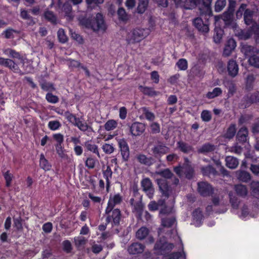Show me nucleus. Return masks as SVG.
<instances>
[{"label": "nucleus", "mask_w": 259, "mask_h": 259, "mask_svg": "<svg viewBox=\"0 0 259 259\" xmlns=\"http://www.w3.org/2000/svg\"><path fill=\"white\" fill-rule=\"evenodd\" d=\"M182 168L183 169V174L187 179L190 180L194 178L195 175L194 169L187 157L184 158V162L182 165Z\"/></svg>", "instance_id": "10"}, {"label": "nucleus", "mask_w": 259, "mask_h": 259, "mask_svg": "<svg viewBox=\"0 0 259 259\" xmlns=\"http://www.w3.org/2000/svg\"><path fill=\"white\" fill-rule=\"evenodd\" d=\"M75 126H77L81 131L86 132H93V127L89 126L86 122H83L79 118L77 122L75 123Z\"/></svg>", "instance_id": "36"}, {"label": "nucleus", "mask_w": 259, "mask_h": 259, "mask_svg": "<svg viewBox=\"0 0 259 259\" xmlns=\"http://www.w3.org/2000/svg\"><path fill=\"white\" fill-rule=\"evenodd\" d=\"M75 246L78 249L86 243V240L83 237L78 236L74 238Z\"/></svg>", "instance_id": "57"}, {"label": "nucleus", "mask_w": 259, "mask_h": 259, "mask_svg": "<svg viewBox=\"0 0 259 259\" xmlns=\"http://www.w3.org/2000/svg\"><path fill=\"white\" fill-rule=\"evenodd\" d=\"M253 118L252 114H245L240 116L238 119L239 125H242L244 123L248 122Z\"/></svg>", "instance_id": "55"}, {"label": "nucleus", "mask_w": 259, "mask_h": 259, "mask_svg": "<svg viewBox=\"0 0 259 259\" xmlns=\"http://www.w3.org/2000/svg\"><path fill=\"white\" fill-rule=\"evenodd\" d=\"M39 85L42 90L48 93L52 92L56 90L54 84L52 82L43 80L40 82Z\"/></svg>", "instance_id": "29"}, {"label": "nucleus", "mask_w": 259, "mask_h": 259, "mask_svg": "<svg viewBox=\"0 0 259 259\" xmlns=\"http://www.w3.org/2000/svg\"><path fill=\"white\" fill-rule=\"evenodd\" d=\"M159 190L163 196L168 197L170 187L167 181L165 179H159L157 180Z\"/></svg>", "instance_id": "19"}, {"label": "nucleus", "mask_w": 259, "mask_h": 259, "mask_svg": "<svg viewBox=\"0 0 259 259\" xmlns=\"http://www.w3.org/2000/svg\"><path fill=\"white\" fill-rule=\"evenodd\" d=\"M144 248L145 246L144 245L141 243L135 242L128 246L127 251L130 254H136L142 253Z\"/></svg>", "instance_id": "21"}, {"label": "nucleus", "mask_w": 259, "mask_h": 259, "mask_svg": "<svg viewBox=\"0 0 259 259\" xmlns=\"http://www.w3.org/2000/svg\"><path fill=\"white\" fill-rule=\"evenodd\" d=\"M98 162V161L97 159L90 156L88 157L85 161V165L89 169H93Z\"/></svg>", "instance_id": "43"}, {"label": "nucleus", "mask_w": 259, "mask_h": 259, "mask_svg": "<svg viewBox=\"0 0 259 259\" xmlns=\"http://www.w3.org/2000/svg\"><path fill=\"white\" fill-rule=\"evenodd\" d=\"M236 133V125L234 123H232L227 128L226 133L224 134V137L226 139H231Z\"/></svg>", "instance_id": "33"}, {"label": "nucleus", "mask_w": 259, "mask_h": 259, "mask_svg": "<svg viewBox=\"0 0 259 259\" xmlns=\"http://www.w3.org/2000/svg\"><path fill=\"white\" fill-rule=\"evenodd\" d=\"M18 32L11 28H9L3 31V35H5V37L7 39L13 38V33H18Z\"/></svg>", "instance_id": "62"}, {"label": "nucleus", "mask_w": 259, "mask_h": 259, "mask_svg": "<svg viewBox=\"0 0 259 259\" xmlns=\"http://www.w3.org/2000/svg\"><path fill=\"white\" fill-rule=\"evenodd\" d=\"M148 34V32L145 29L137 27L134 29L130 36H128V42L135 44L139 42Z\"/></svg>", "instance_id": "6"}, {"label": "nucleus", "mask_w": 259, "mask_h": 259, "mask_svg": "<svg viewBox=\"0 0 259 259\" xmlns=\"http://www.w3.org/2000/svg\"><path fill=\"white\" fill-rule=\"evenodd\" d=\"M139 89L145 95L149 97H154L157 95V92L153 88L148 87H144L142 85L139 86Z\"/></svg>", "instance_id": "28"}, {"label": "nucleus", "mask_w": 259, "mask_h": 259, "mask_svg": "<svg viewBox=\"0 0 259 259\" xmlns=\"http://www.w3.org/2000/svg\"><path fill=\"white\" fill-rule=\"evenodd\" d=\"M113 172L110 166L107 165L106 169L103 170V177L106 180V191H109L110 187V179L112 178Z\"/></svg>", "instance_id": "23"}, {"label": "nucleus", "mask_w": 259, "mask_h": 259, "mask_svg": "<svg viewBox=\"0 0 259 259\" xmlns=\"http://www.w3.org/2000/svg\"><path fill=\"white\" fill-rule=\"evenodd\" d=\"M227 70L228 74L232 77H235L239 70L238 65L235 60H230L228 62Z\"/></svg>", "instance_id": "20"}, {"label": "nucleus", "mask_w": 259, "mask_h": 259, "mask_svg": "<svg viewBox=\"0 0 259 259\" xmlns=\"http://www.w3.org/2000/svg\"><path fill=\"white\" fill-rule=\"evenodd\" d=\"M68 61V66L69 68H80L83 66L79 61L69 58L67 60Z\"/></svg>", "instance_id": "59"}, {"label": "nucleus", "mask_w": 259, "mask_h": 259, "mask_svg": "<svg viewBox=\"0 0 259 259\" xmlns=\"http://www.w3.org/2000/svg\"><path fill=\"white\" fill-rule=\"evenodd\" d=\"M144 204L141 201H137L134 204V208L138 214V218L142 217L144 212Z\"/></svg>", "instance_id": "39"}, {"label": "nucleus", "mask_w": 259, "mask_h": 259, "mask_svg": "<svg viewBox=\"0 0 259 259\" xmlns=\"http://www.w3.org/2000/svg\"><path fill=\"white\" fill-rule=\"evenodd\" d=\"M197 190L198 193L203 197L212 195L214 192L212 186L206 182H199L197 183Z\"/></svg>", "instance_id": "8"}, {"label": "nucleus", "mask_w": 259, "mask_h": 259, "mask_svg": "<svg viewBox=\"0 0 259 259\" xmlns=\"http://www.w3.org/2000/svg\"><path fill=\"white\" fill-rule=\"evenodd\" d=\"M176 65L180 70H186L188 68V62L186 59L182 58L178 60Z\"/></svg>", "instance_id": "56"}, {"label": "nucleus", "mask_w": 259, "mask_h": 259, "mask_svg": "<svg viewBox=\"0 0 259 259\" xmlns=\"http://www.w3.org/2000/svg\"><path fill=\"white\" fill-rule=\"evenodd\" d=\"M225 161L226 166L230 169L236 168L239 164L238 159L232 156H226Z\"/></svg>", "instance_id": "25"}, {"label": "nucleus", "mask_w": 259, "mask_h": 259, "mask_svg": "<svg viewBox=\"0 0 259 259\" xmlns=\"http://www.w3.org/2000/svg\"><path fill=\"white\" fill-rule=\"evenodd\" d=\"M241 46V51L248 58L249 64L255 68H259V50L248 44H242Z\"/></svg>", "instance_id": "2"}, {"label": "nucleus", "mask_w": 259, "mask_h": 259, "mask_svg": "<svg viewBox=\"0 0 259 259\" xmlns=\"http://www.w3.org/2000/svg\"><path fill=\"white\" fill-rule=\"evenodd\" d=\"M65 117L67 120L72 123L74 125L77 122L79 118L77 117L74 114L69 112V111L66 112Z\"/></svg>", "instance_id": "54"}, {"label": "nucleus", "mask_w": 259, "mask_h": 259, "mask_svg": "<svg viewBox=\"0 0 259 259\" xmlns=\"http://www.w3.org/2000/svg\"><path fill=\"white\" fill-rule=\"evenodd\" d=\"M45 18L48 21L51 22L53 24H56L57 22V18L53 12L52 11H46L44 14Z\"/></svg>", "instance_id": "51"}, {"label": "nucleus", "mask_w": 259, "mask_h": 259, "mask_svg": "<svg viewBox=\"0 0 259 259\" xmlns=\"http://www.w3.org/2000/svg\"><path fill=\"white\" fill-rule=\"evenodd\" d=\"M254 11L249 9H245L243 14L244 20L247 25H251L253 21Z\"/></svg>", "instance_id": "27"}, {"label": "nucleus", "mask_w": 259, "mask_h": 259, "mask_svg": "<svg viewBox=\"0 0 259 259\" xmlns=\"http://www.w3.org/2000/svg\"><path fill=\"white\" fill-rule=\"evenodd\" d=\"M254 80L255 77L253 74H249L247 76L245 84V88L247 90L250 91L252 89Z\"/></svg>", "instance_id": "45"}, {"label": "nucleus", "mask_w": 259, "mask_h": 259, "mask_svg": "<svg viewBox=\"0 0 259 259\" xmlns=\"http://www.w3.org/2000/svg\"><path fill=\"white\" fill-rule=\"evenodd\" d=\"M9 55L13 58H16L18 59L20 61V62L24 64V60L23 58V57L20 55V54L19 52H16L14 50L12 49H9Z\"/></svg>", "instance_id": "58"}, {"label": "nucleus", "mask_w": 259, "mask_h": 259, "mask_svg": "<svg viewBox=\"0 0 259 259\" xmlns=\"http://www.w3.org/2000/svg\"><path fill=\"white\" fill-rule=\"evenodd\" d=\"M248 131L246 126L241 127L236 135V140L238 143L244 144L248 141Z\"/></svg>", "instance_id": "15"}, {"label": "nucleus", "mask_w": 259, "mask_h": 259, "mask_svg": "<svg viewBox=\"0 0 259 259\" xmlns=\"http://www.w3.org/2000/svg\"><path fill=\"white\" fill-rule=\"evenodd\" d=\"M117 122L114 119L108 120L104 124V128L107 131H110L114 130L117 126Z\"/></svg>", "instance_id": "44"}, {"label": "nucleus", "mask_w": 259, "mask_h": 259, "mask_svg": "<svg viewBox=\"0 0 259 259\" xmlns=\"http://www.w3.org/2000/svg\"><path fill=\"white\" fill-rule=\"evenodd\" d=\"M184 255V257H186L185 253L183 251L182 252L180 251H174L171 253L166 252L165 254H163L162 256V259H179Z\"/></svg>", "instance_id": "26"}, {"label": "nucleus", "mask_w": 259, "mask_h": 259, "mask_svg": "<svg viewBox=\"0 0 259 259\" xmlns=\"http://www.w3.org/2000/svg\"><path fill=\"white\" fill-rule=\"evenodd\" d=\"M251 32L248 30H241L238 33V36L241 39L246 40L250 37Z\"/></svg>", "instance_id": "60"}, {"label": "nucleus", "mask_w": 259, "mask_h": 259, "mask_svg": "<svg viewBox=\"0 0 259 259\" xmlns=\"http://www.w3.org/2000/svg\"><path fill=\"white\" fill-rule=\"evenodd\" d=\"M222 94V90L220 88H215L212 92H208L206 95L208 99H213L217 97L220 96Z\"/></svg>", "instance_id": "42"}, {"label": "nucleus", "mask_w": 259, "mask_h": 259, "mask_svg": "<svg viewBox=\"0 0 259 259\" xmlns=\"http://www.w3.org/2000/svg\"><path fill=\"white\" fill-rule=\"evenodd\" d=\"M176 221L174 217L165 218L161 220V224L164 227L170 228L174 225Z\"/></svg>", "instance_id": "41"}, {"label": "nucleus", "mask_w": 259, "mask_h": 259, "mask_svg": "<svg viewBox=\"0 0 259 259\" xmlns=\"http://www.w3.org/2000/svg\"><path fill=\"white\" fill-rule=\"evenodd\" d=\"M118 145L123 161H127L130 157V149L127 142L124 139H120Z\"/></svg>", "instance_id": "12"}, {"label": "nucleus", "mask_w": 259, "mask_h": 259, "mask_svg": "<svg viewBox=\"0 0 259 259\" xmlns=\"http://www.w3.org/2000/svg\"><path fill=\"white\" fill-rule=\"evenodd\" d=\"M177 147L180 151L185 154L190 153L194 150L193 147L191 145L183 141L178 142Z\"/></svg>", "instance_id": "22"}, {"label": "nucleus", "mask_w": 259, "mask_h": 259, "mask_svg": "<svg viewBox=\"0 0 259 259\" xmlns=\"http://www.w3.org/2000/svg\"><path fill=\"white\" fill-rule=\"evenodd\" d=\"M23 220L21 217L14 218V227L18 231H21L23 230Z\"/></svg>", "instance_id": "53"}, {"label": "nucleus", "mask_w": 259, "mask_h": 259, "mask_svg": "<svg viewBox=\"0 0 259 259\" xmlns=\"http://www.w3.org/2000/svg\"><path fill=\"white\" fill-rule=\"evenodd\" d=\"M3 176L6 181V186L9 187L11 185L13 178V174L10 172V170H7V171L3 172Z\"/></svg>", "instance_id": "52"}, {"label": "nucleus", "mask_w": 259, "mask_h": 259, "mask_svg": "<svg viewBox=\"0 0 259 259\" xmlns=\"http://www.w3.org/2000/svg\"><path fill=\"white\" fill-rule=\"evenodd\" d=\"M238 179L240 181L244 183H248L251 179L250 174L245 170H242L239 172L238 174Z\"/></svg>", "instance_id": "38"}, {"label": "nucleus", "mask_w": 259, "mask_h": 259, "mask_svg": "<svg viewBox=\"0 0 259 259\" xmlns=\"http://www.w3.org/2000/svg\"><path fill=\"white\" fill-rule=\"evenodd\" d=\"M48 126L51 131H56L61 126V123L58 120H51L49 122Z\"/></svg>", "instance_id": "48"}, {"label": "nucleus", "mask_w": 259, "mask_h": 259, "mask_svg": "<svg viewBox=\"0 0 259 259\" xmlns=\"http://www.w3.org/2000/svg\"><path fill=\"white\" fill-rule=\"evenodd\" d=\"M150 231L146 227H142L136 233V238L140 240L146 239V243L152 244L154 242V239L152 235H149Z\"/></svg>", "instance_id": "7"}, {"label": "nucleus", "mask_w": 259, "mask_h": 259, "mask_svg": "<svg viewBox=\"0 0 259 259\" xmlns=\"http://www.w3.org/2000/svg\"><path fill=\"white\" fill-rule=\"evenodd\" d=\"M212 0H202V7L199 8L200 13L201 15L211 16L212 12L211 8V4Z\"/></svg>", "instance_id": "18"}, {"label": "nucleus", "mask_w": 259, "mask_h": 259, "mask_svg": "<svg viewBox=\"0 0 259 259\" xmlns=\"http://www.w3.org/2000/svg\"><path fill=\"white\" fill-rule=\"evenodd\" d=\"M117 15L120 20L124 21L127 20V14L124 8H119L117 10Z\"/></svg>", "instance_id": "64"}, {"label": "nucleus", "mask_w": 259, "mask_h": 259, "mask_svg": "<svg viewBox=\"0 0 259 259\" xmlns=\"http://www.w3.org/2000/svg\"><path fill=\"white\" fill-rule=\"evenodd\" d=\"M145 124L139 122H135L130 126V132L133 136L141 135L145 130Z\"/></svg>", "instance_id": "14"}, {"label": "nucleus", "mask_w": 259, "mask_h": 259, "mask_svg": "<svg viewBox=\"0 0 259 259\" xmlns=\"http://www.w3.org/2000/svg\"><path fill=\"white\" fill-rule=\"evenodd\" d=\"M214 150V145L207 143L203 144L197 151L199 153L206 154L207 153L213 152Z\"/></svg>", "instance_id": "31"}, {"label": "nucleus", "mask_w": 259, "mask_h": 259, "mask_svg": "<svg viewBox=\"0 0 259 259\" xmlns=\"http://www.w3.org/2000/svg\"><path fill=\"white\" fill-rule=\"evenodd\" d=\"M226 0H217L214 5V11L216 12H221L226 6Z\"/></svg>", "instance_id": "50"}, {"label": "nucleus", "mask_w": 259, "mask_h": 259, "mask_svg": "<svg viewBox=\"0 0 259 259\" xmlns=\"http://www.w3.org/2000/svg\"><path fill=\"white\" fill-rule=\"evenodd\" d=\"M137 159L139 163L146 166H150L153 163V159L151 157H148L143 154L138 155Z\"/></svg>", "instance_id": "24"}, {"label": "nucleus", "mask_w": 259, "mask_h": 259, "mask_svg": "<svg viewBox=\"0 0 259 259\" xmlns=\"http://www.w3.org/2000/svg\"><path fill=\"white\" fill-rule=\"evenodd\" d=\"M193 23L197 29L202 33H207L209 31L208 24H204L201 18L197 17L193 20Z\"/></svg>", "instance_id": "17"}, {"label": "nucleus", "mask_w": 259, "mask_h": 259, "mask_svg": "<svg viewBox=\"0 0 259 259\" xmlns=\"http://www.w3.org/2000/svg\"><path fill=\"white\" fill-rule=\"evenodd\" d=\"M252 193L253 196L256 198L259 197V182H252L251 183Z\"/></svg>", "instance_id": "63"}, {"label": "nucleus", "mask_w": 259, "mask_h": 259, "mask_svg": "<svg viewBox=\"0 0 259 259\" xmlns=\"http://www.w3.org/2000/svg\"><path fill=\"white\" fill-rule=\"evenodd\" d=\"M80 22L82 26L94 31L106 29L103 15L100 13H97L94 18H82Z\"/></svg>", "instance_id": "1"}, {"label": "nucleus", "mask_w": 259, "mask_h": 259, "mask_svg": "<svg viewBox=\"0 0 259 259\" xmlns=\"http://www.w3.org/2000/svg\"><path fill=\"white\" fill-rule=\"evenodd\" d=\"M235 190L238 195L245 197L248 193L247 188L246 186L242 184H237L235 186Z\"/></svg>", "instance_id": "34"}, {"label": "nucleus", "mask_w": 259, "mask_h": 259, "mask_svg": "<svg viewBox=\"0 0 259 259\" xmlns=\"http://www.w3.org/2000/svg\"><path fill=\"white\" fill-rule=\"evenodd\" d=\"M193 220L198 224H201L203 219L202 212L199 208L195 209L192 212Z\"/></svg>", "instance_id": "37"}, {"label": "nucleus", "mask_w": 259, "mask_h": 259, "mask_svg": "<svg viewBox=\"0 0 259 259\" xmlns=\"http://www.w3.org/2000/svg\"><path fill=\"white\" fill-rule=\"evenodd\" d=\"M174 247V245L171 243H168L164 237H160L156 242L154 250L155 254L158 255H163L166 252L170 251Z\"/></svg>", "instance_id": "3"}, {"label": "nucleus", "mask_w": 259, "mask_h": 259, "mask_svg": "<svg viewBox=\"0 0 259 259\" xmlns=\"http://www.w3.org/2000/svg\"><path fill=\"white\" fill-rule=\"evenodd\" d=\"M141 186L148 198L150 199L153 198L154 189L151 180L149 178L143 179L141 181Z\"/></svg>", "instance_id": "11"}, {"label": "nucleus", "mask_w": 259, "mask_h": 259, "mask_svg": "<svg viewBox=\"0 0 259 259\" xmlns=\"http://www.w3.org/2000/svg\"><path fill=\"white\" fill-rule=\"evenodd\" d=\"M39 166L45 171L50 170L52 167V165L45 158L43 153L40 155Z\"/></svg>", "instance_id": "32"}, {"label": "nucleus", "mask_w": 259, "mask_h": 259, "mask_svg": "<svg viewBox=\"0 0 259 259\" xmlns=\"http://www.w3.org/2000/svg\"><path fill=\"white\" fill-rule=\"evenodd\" d=\"M254 103H259V91H255L253 93L244 96L239 106L242 109H246Z\"/></svg>", "instance_id": "5"}, {"label": "nucleus", "mask_w": 259, "mask_h": 259, "mask_svg": "<svg viewBox=\"0 0 259 259\" xmlns=\"http://www.w3.org/2000/svg\"><path fill=\"white\" fill-rule=\"evenodd\" d=\"M105 212L107 215L106 218V224L111 223L112 226H118L119 225L121 218V211L119 209L114 208L107 212L106 208Z\"/></svg>", "instance_id": "4"}, {"label": "nucleus", "mask_w": 259, "mask_h": 259, "mask_svg": "<svg viewBox=\"0 0 259 259\" xmlns=\"http://www.w3.org/2000/svg\"><path fill=\"white\" fill-rule=\"evenodd\" d=\"M233 14H231L230 13L225 12L222 16L223 20L225 22V24L226 25H229L233 21Z\"/></svg>", "instance_id": "61"}, {"label": "nucleus", "mask_w": 259, "mask_h": 259, "mask_svg": "<svg viewBox=\"0 0 259 259\" xmlns=\"http://www.w3.org/2000/svg\"><path fill=\"white\" fill-rule=\"evenodd\" d=\"M201 171L203 176L208 177L210 179H213L215 176L219 175V172L211 165L202 167Z\"/></svg>", "instance_id": "16"}, {"label": "nucleus", "mask_w": 259, "mask_h": 259, "mask_svg": "<svg viewBox=\"0 0 259 259\" xmlns=\"http://www.w3.org/2000/svg\"><path fill=\"white\" fill-rule=\"evenodd\" d=\"M157 174L162 177L167 179H171L174 175L172 172L168 168H165L163 170L159 171Z\"/></svg>", "instance_id": "47"}, {"label": "nucleus", "mask_w": 259, "mask_h": 259, "mask_svg": "<svg viewBox=\"0 0 259 259\" xmlns=\"http://www.w3.org/2000/svg\"><path fill=\"white\" fill-rule=\"evenodd\" d=\"M169 151V148L160 141H158L157 144L151 149V151L155 157H160L167 153Z\"/></svg>", "instance_id": "9"}, {"label": "nucleus", "mask_w": 259, "mask_h": 259, "mask_svg": "<svg viewBox=\"0 0 259 259\" xmlns=\"http://www.w3.org/2000/svg\"><path fill=\"white\" fill-rule=\"evenodd\" d=\"M46 100L48 102L52 104H56L59 102V98L56 95H54L52 92L48 93L46 95Z\"/></svg>", "instance_id": "49"}, {"label": "nucleus", "mask_w": 259, "mask_h": 259, "mask_svg": "<svg viewBox=\"0 0 259 259\" xmlns=\"http://www.w3.org/2000/svg\"><path fill=\"white\" fill-rule=\"evenodd\" d=\"M84 147L87 151L93 152L96 154L98 158H100V155L99 152L98 147L95 144H93L92 141H87L84 143Z\"/></svg>", "instance_id": "30"}, {"label": "nucleus", "mask_w": 259, "mask_h": 259, "mask_svg": "<svg viewBox=\"0 0 259 259\" xmlns=\"http://www.w3.org/2000/svg\"><path fill=\"white\" fill-rule=\"evenodd\" d=\"M149 0H139L137 7V12L139 14L144 13L147 8Z\"/></svg>", "instance_id": "40"}, {"label": "nucleus", "mask_w": 259, "mask_h": 259, "mask_svg": "<svg viewBox=\"0 0 259 259\" xmlns=\"http://www.w3.org/2000/svg\"><path fill=\"white\" fill-rule=\"evenodd\" d=\"M224 33V30L220 27L215 26L214 29L213 40L215 43H220Z\"/></svg>", "instance_id": "35"}, {"label": "nucleus", "mask_w": 259, "mask_h": 259, "mask_svg": "<svg viewBox=\"0 0 259 259\" xmlns=\"http://www.w3.org/2000/svg\"><path fill=\"white\" fill-rule=\"evenodd\" d=\"M143 114L145 116V118L150 121H152L155 119V116L154 114L150 111L148 108L147 107H143L142 108Z\"/></svg>", "instance_id": "46"}, {"label": "nucleus", "mask_w": 259, "mask_h": 259, "mask_svg": "<svg viewBox=\"0 0 259 259\" xmlns=\"http://www.w3.org/2000/svg\"><path fill=\"white\" fill-rule=\"evenodd\" d=\"M122 201V197L119 193L115 194L113 196H110L106 207V211H109L114 208L116 205L120 204Z\"/></svg>", "instance_id": "13"}]
</instances>
